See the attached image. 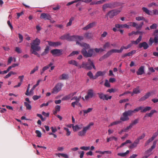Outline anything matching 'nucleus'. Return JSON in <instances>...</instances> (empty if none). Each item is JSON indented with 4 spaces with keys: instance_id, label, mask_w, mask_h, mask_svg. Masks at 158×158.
Here are the masks:
<instances>
[{
    "instance_id": "nucleus-14",
    "label": "nucleus",
    "mask_w": 158,
    "mask_h": 158,
    "mask_svg": "<svg viewBox=\"0 0 158 158\" xmlns=\"http://www.w3.org/2000/svg\"><path fill=\"white\" fill-rule=\"evenodd\" d=\"M149 47L148 44L145 42L140 43L138 45V47L139 48H143L144 50L147 49Z\"/></svg>"
},
{
    "instance_id": "nucleus-43",
    "label": "nucleus",
    "mask_w": 158,
    "mask_h": 158,
    "mask_svg": "<svg viewBox=\"0 0 158 158\" xmlns=\"http://www.w3.org/2000/svg\"><path fill=\"white\" fill-rule=\"evenodd\" d=\"M145 133H143L141 136L139 137L136 139L138 140V142H139L140 140L143 139L145 137Z\"/></svg>"
},
{
    "instance_id": "nucleus-5",
    "label": "nucleus",
    "mask_w": 158,
    "mask_h": 158,
    "mask_svg": "<svg viewBox=\"0 0 158 158\" xmlns=\"http://www.w3.org/2000/svg\"><path fill=\"white\" fill-rule=\"evenodd\" d=\"M85 64L84 69L88 70H91L92 69V67L94 69H95L96 68L94 65L93 62L90 59H88V62H83Z\"/></svg>"
},
{
    "instance_id": "nucleus-10",
    "label": "nucleus",
    "mask_w": 158,
    "mask_h": 158,
    "mask_svg": "<svg viewBox=\"0 0 158 158\" xmlns=\"http://www.w3.org/2000/svg\"><path fill=\"white\" fill-rule=\"evenodd\" d=\"M122 52V48H120L119 50L113 49L110 51L108 52L106 54V57H109L113 53H121Z\"/></svg>"
},
{
    "instance_id": "nucleus-30",
    "label": "nucleus",
    "mask_w": 158,
    "mask_h": 158,
    "mask_svg": "<svg viewBox=\"0 0 158 158\" xmlns=\"http://www.w3.org/2000/svg\"><path fill=\"white\" fill-rule=\"evenodd\" d=\"M59 78L61 80H67L68 78V75L63 73L60 76Z\"/></svg>"
},
{
    "instance_id": "nucleus-55",
    "label": "nucleus",
    "mask_w": 158,
    "mask_h": 158,
    "mask_svg": "<svg viewBox=\"0 0 158 158\" xmlns=\"http://www.w3.org/2000/svg\"><path fill=\"white\" fill-rule=\"evenodd\" d=\"M35 133L37 134V136L38 137H40L41 136V133L39 130H36L35 131Z\"/></svg>"
},
{
    "instance_id": "nucleus-9",
    "label": "nucleus",
    "mask_w": 158,
    "mask_h": 158,
    "mask_svg": "<svg viewBox=\"0 0 158 158\" xmlns=\"http://www.w3.org/2000/svg\"><path fill=\"white\" fill-rule=\"evenodd\" d=\"M115 7V3L114 2L107 3L104 4L102 6V10L105 11L107 8H113Z\"/></svg>"
},
{
    "instance_id": "nucleus-33",
    "label": "nucleus",
    "mask_w": 158,
    "mask_h": 158,
    "mask_svg": "<svg viewBox=\"0 0 158 158\" xmlns=\"http://www.w3.org/2000/svg\"><path fill=\"white\" fill-rule=\"evenodd\" d=\"M30 104L26 102H24V106L26 107V109L27 110H31V106Z\"/></svg>"
},
{
    "instance_id": "nucleus-40",
    "label": "nucleus",
    "mask_w": 158,
    "mask_h": 158,
    "mask_svg": "<svg viewBox=\"0 0 158 158\" xmlns=\"http://www.w3.org/2000/svg\"><path fill=\"white\" fill-rule=\"evenodd\" d=\"M113 139H114L115 141H116L117 140V138H116L114 136H113V137H110V138H107V142H108L110 141H111Z\"/></svg>"
},
{
    "instance_id": "nucleus-11",
    "label": "nucleus",
    "mask_w": 158,
    "mask_h": 158,
    "mask_svg": "<svg viewBox=\"0 0 158 158\" xmlns=\"http://www.w3.org/2000/svg\"><path fill=\"white\" fill-rule=\"evenodd\" d=\"M94 95V90L92 89H89L88 90L87 95L85 96V98L87 100L88 99L92 98Z\"/></svg>"
},
{
    "instance_id": "nucleus-1",
    "label": "nucleus",
    "mask_w": 158,
    "mask_h": 158,
    "mask_svg": "<svg viewBox=\"0 0 158 158\" xmlns=\"http://www.w3.org/2000/svg\"><path fill=\"white\" fill-rule=\"evenodd\" d=\"M60 39L62 40H66L69 41H76V44L80 45L81 47H83L81 51V52L84 56L88 57H91L92 56L94 52L93 49H90L88 50V52L87 51V50L90 48L89 45L86 43H81L78 42V41H81L83 40V36L77 35L70 36L69 34H67L61 36Z\"/></svg>"
},
{
    "instance_id": "nucleus-21",
    "label": "nucleus",
    "mask_w": 158,
    "mask_h": 158,
    "mask_svg": "<svg viewBox=\"0 0 158 158\" xmlns=\"http://www.w3.org/2000/svg\"><path fill=\"white\" fill-rule=\"evenodd\" d=\"M106 72L105 71H99L97 72L95 76L94 79H96L99 76H102L105 74Z\"/></svg>"
},
{
    "instance_id": "nucleus-62",
    "label": "nucleus",
    "mask_w": 158,
    "mask_h": 158,
    "mask_svg": "<svg viewBox=\"0 0 158 158\" xmlns=\"http://www.w3.org/2000/svg\"><path fill=\"white\" fill-rule=\"evenodd\" d=\"M135 19L137 21H140V20H143V19H144V17L143 16H138L136 17L135 18Z\"/></svg>"
},
{
    "instance_id": "nucleus-12",
    "label": "nucleus",
    "mask_w": 158,
    "mask_h": 158,
    "mask_svg": "<svg viewBox=\"0 0 158 158\" xmlns=\"http://www.w3.org/2000/svg\"><path fill=\"white\" fill-rule=\"evenodd\" d=\"M62 49H54L51 50V52L53 55L59 56L62 54Z\"/></svg>"
},
{
    "instance_id": "nucleus-31",
    "label": "nucleus",
    "mask_w": 158,
    "mask_h": 158,
    "mask_svg": "<svg viewBox=\"0 0 158 158\" xmlns=\"http://www.w3.org/2000/svg\"><path fill=\"white\" fill-rule=\"evenodd\" d=\"M139 119L138 118L135 119L134 120L131 121V123L130 124L132 127L134 125H135L139 123Z\"/></svg>"
},
{
    "instance_id": "nucleus-59",
    "label": "nucleus",
    "mask_w": 158,
    "mask_h": 158,
    "mask_svg": "<svg viewBox=\"0 0 158 158\" xmlns=\"http://www.w3.org/2000/svg\"><path fill=\"white\" fill-rule=\"evenodd\" d=\"M104 85L106 87H110V84L107 80H106Z\"/></svg>"
},
{
    "instance_id": "nucleus-32",
    "label": "nucleus",
    "mask_w": 158,
    "mask_h": 158,
    "mask_svg": "<svg viewBox=\"0 0 158 158\" xmlns=\"http://www.w3.org/2000/svg\"><path fill=\"white\" fill-rule=\"evenodd\" d=\"M142 10L143 12H145L148 15H152V14L151 13L152 12V11L149 10L147 8L145 7H143L142 8Z\"/></svg>"
},
{
    "instance_id": "nucleus-44",
    "label": "nucleus",
    "mask_w": 158,
    "mask_h": 158,
    "mask_svg": "<svg viewBox=\"0 0 158 158\" xmlns=\"http://www.w3.org/2000/svg\"><path fill=\"white\" fill-rule=\"evenodd\" d=\"M132 45V44H128L127 46H122L121 47V48H122V51H123L124 49H127L130 47H131Z\"/></svg>"
},
{
    "instance_id": "nucleus-48",
    "label": "nucleus",
    "mask_w": 158,
    "mask_h": 158,
    "mask_svg": "<svg viewBox=\"0 0 158 158\" xmlns=\"http://www.w3.org/2000/svg\"><path fill=\"white\" fill-rule=\"evenodd\" d=\"M64 130H65L67 133H66V135L67 136H69L70 135L71 132L69 131V129L66 127L64 128Z\"/></svg>"
},
{
    "instance_id": "nucleus-7",
    "label": "nucleus",
    "mask_w": 158,
    "mask_h": 158,
    "mask_svg": "<svg viewBox=\"0 0 158 158\" xmlns=\"http://www.w3.org/2000/svg\"><path fill=\"white\" fill-rule=\"evenodd\" d=\"M120 12V10L114 9L109 11L106 15H108L110 18L112 19L114 16L118 15Z\"/></svg>"
},
{
    "instance_id": "nucleus-54",
    "label": "nucleus",
    "mask_w": 158,
    "mask_h": 158,
    "mask_svg": "<svg viewBox=\"0 0 158 158\" xmlns=\"http://www.w3.org/2000/svg\"><path fill=\"white\" fill-rule=\"evenodd\" d=\"M78 154H80V158H82L83 157L85 152L83 151H78Z\"/></svg>"
},
{
    "instance_id": "nucleus-22",
    "label": "nucleus",
    "mask_w": 158,
    "mask_h": 158,
    "mask_svg": "<svg viewBox=\"0 0 158 158\" xmlns=\"http://www.w3.org/2000/svg\"><path fill=\"white\" fill-rule=\"evenodd\" d=\"M142 39V36L141 35H140L135 41H131V43L132 44L137 45L141 41Z\"/></svg>"
},
{
    "instance_id": "nucleus-18",
    "label": "nucleus",
    "mask_w": 158,
    "mask_h": 158,
    "mask_svg": "<svg viewBox=\"0 0 158 158\" xmlns=\"http://www.w3.org/2000/svg\"><path fill=\"white\" fill-rule=\"evenodd\" d=\"M144 73V67L141 66L136 72V74L137 75H141Z\"/></svg>"
},
{
    "instance_id": "nucleus-8",
    "label": "nucleus",
    "mask_w": 158,
    "mask_h": 158,
    "mask_svg": "<svg viewBox=\"0 0 158 158\" xmlns=\"http://www.w3.org/2000/svg\"><path fill=\"white\" fill-rule=\"evenodd\" d=\"M99 98L100 99L102 100L103 101L108 100V99H110L112 98L111 96L108 97L107 94H104L102 92L98 93H97Z\"/></svg>"
},
{
    "instance_id": "nucleus-56",
    "label": "nucleus",
    "mask_w": 158,
    "mask_h": 158,
    "mask_svg": "<svg viewBox=\"0 0 158 158\" xmlns=\"http://www.w3.org/2000/svg\"><path fill=\"white\" fill-rule=\"evenodd\" d=\"M58 156L59 157L60 156L59 155H60L64 157L65 158H69V156L67 154H66L60 153L58 154Z\"/></svg>"
},
{
    "instance_id": "nucleus-51",
    "label": "nucleus",
    "mask_w": 158,
    "mask_h": 158,
    "mask_svg": "<svg viewBox=\"0 0 158 158\" xmlns=\"http://www.w3.org/2000/svg\"><path fill=\"white\" fill-rule=\"evenodd\" d=\"M81 98V97H77V96H75L73 97L71 99V100H75L76 101L79 102L80 99Z\"/></svg>"
},
{
    "instance_id": "nucleus-35",
    "label": "nucleus",
    "mask_w": 158,
    "mask_h": 158,
    "mask_svg": "<svg viewBox=\"0 0 158 158\" xmlns=\"http://www.w3.org/2000/svg\"><path fill=\"white\" fill-rule=\"evenodd\" d=\"M84 37L88 39H90L92 37V35L91 33H86L84 35Z\"/></svg>"
},
{
    "instance_id": "nucleus-41",
    "label": "nucleus",
    "mask_w": 158,
    "mask_h": 158,
    "mask_svg": "<svg viewBox=\"0 0 158 158\" xmlns=\"http://www.w3.org/2000/svg\"><path fill=\"white\" fill-rule=\"evenodd\" d=\"M68 63L71 64H72L74 65L75 66H77V62L75 60H72L70 61H69L68 62Z\"/></svg>"
},
{
    "instance_id": "nucleus-6",
    "label": "nucleus",
    "mask_w": 158,
    "mask_h": 158,
    "mask_svg": "<svg viewBox=\"0 0 158 158\" xmlns=\"http://www.w3.org/2000/svg\"><path fill=\"white\" fill-rule=\"evenodd\" d=\"M63 85L61 83H57L52 89V93L57 94L61 89Z\"/></svg>"
},
{
    "instance_id": "nucleus-29",
    "label": "nucleus",
    "mask_w": 158,
    "mask_h": 158,
    "mask_svg": "<svg viewBox=\"0 0 158 158\" xmlns=\"http://www.w3.org/2000/svg\"><path fill=\"white\" fill-rule=\"evenodd\" d=\"M40 49H40L38 50H35L34 49H31L30 51L31 53L36 55L38 57H40V55L37 52V51H39L40 50Z\"/></svg>"
},
{
    "instance_id": "nucleus-19",
    "label": "nucleus",
    "mask_w": 158,
    "mask_h": 158,
    "mask_svg": "<svg viewBox=\"0 0 158 158\" xmlns=\"http://www.w3.org/2000/svg\"><path fill=\"white\" fill-rule=\"evenodd\" d=\"M83 127L82 124H81L79 125H76L75 126H73V129L74 131H76L77 130H80Z\"/></svg>"
},
{
    "instance_id": "nucleus-4",
    "label": "nucleus",
    "mask_w": 158,
    "mask_h": 158,
    "mask_svg": "<svg viewBox=\"0 0 158 158\" xmlns=\"http://www.w3.org/2000/svg\"><path fill=\"white\" fill-rule=\"evenodd\" d=\"M94 124L93 123L91 122L89 123L87 126L84 127L82 130L78 132V135L81 136L85 135L87 131L89 129L90 127L93 125Z\"/></svg>"
},
{
    "instance_id": "nucleus-34",
    "label": "nucleus",
    "mask_w": 158,
    "mask_h": 158,
    "mask_svg": "<svg viewBox=\"0 0 158 158\" xmlns=\"http://www.w3.org/2000/svg\"><path fill=\"white\" fill-rule=\"evenodd\" d=\"M93 110L92 108H89L86 110H83L82 111L84 113V115L85 116V114L91 112Z\"/></svg>"
},
{
    "instance_id": "nucleus-25",
    "label": "nucleus",
    "mask_w": 158,
    "mask_h": 158,
    "mask_svg": "<svg viewBox=\"0 0 158 158\" xmlns=\"http://www.w3.org/2000/svg\"><path fill=\"white\" fill-rule=\"evenodd\" d=\"M156 143V141H154L152 145L151 146L150 148L146 152V153H148L151 152L152 150L155 148Z\"/></svg>"
},
{
    "instance_id": "nucleus-38",
    "label": "nucleus",
    "mask_w": 158,
    "mask_h": 158,
    "mask_svg": "<svg viewBox=\"0 0 158 158\" xmlns=\"http://www.w3.org/2000/svg\"><path fill=\"white\" fill-rule=\"evenodd\" d=\"M16 74V73H15L14 72L12 71H10L4 77V78H7L10 77L12 75H14Z\"/></svg>"
},
{
    "instance_id": "nucleus-60",
    "label": "nucleus",
    "mask_w": 158,
    "mask_h": 158,
    "mask_svg": "<svg viewBox=\"0 0 158 158\" xmlns=\"http://www.w3.org/2000/svg\"><path fill=\"white\" fill-rule=\"evenodd\" d=\"M15 51L18 53H20L22 52V51L20 48L18 47H16Z\"/></svg>"
},
{
    "instance_id": "nucleus-17",
    "label": "nucleus",
    "mask_w": 158,
    "mask_h": 158,
    "mask_svg": "<svg viewBox=\"0 0 158 158\" xmlns=\"http://www.w3.org/2000/svg\"><path fill=\"white\" fill-rule=\"evenodd\" d=\"M77 93L76 92H75L73 93H70L69 94L67 95H66L62 99L63 100H69L72 97H73Z\"/></svg>"
},
{
    "instance_id": "nucleus-16",
    "label": "nucleus",
    "mask_w": 158,
    "mask_h": 158,
    "mask_svg": "<svg viewBox=\"0 0 158 158\" xmlns=\"http://www.w3.org/2000/svg\"><path fill=\"white\" fill-rule=\"evenodd\" d=\"M40 18L41 19H44L45 20H50L51 17L48 14L45 13H42L41 14Z\"/></svg>"
},
{
    "instance_id": "nucleus-3",
    "label": "nucleus",
    "mask_w": 158,
    "mask_h": 158,
    "mask_svg": "<svg viewBox=\"0 0 158 158\" xmlns=\"http://www.w3.org/2000/svg\"><path fill=\"white\" fill-rule=\"evenodd\" d=\"M40 43V40L38 38L33 40L32 42L30 44L31 49H34L38 50L41 49V47L39 46Z\"/></svg>"
},
{
    "instance_id": "nucleus-42",
    "label": "nucleus",
    "mask_w": 158,
    "mask_h": 158,
    "mask_svg": "<svg viewBox=\"0 0 158 158\" xmlns=\"http://www.w3.org/2000/svg\"><path fill=\"white\" fill-rule=\"evenodd\" d=\"M132 128V127L129 125L128 126L123 128L124 132H127L129 131V129H131Z\"/></svg>"
},
{
    "instance_id": "nucleus-20",
    "label": "nucleus",
    "mask_w": 158,
    "mask_h": 158,
    "mask_svg": "<svg viewBox=\"0 0 158 158\" xmlns=\"http://www.w3.org/2000/svg\"><path fill=\"white\" fill-rule=\"evenodd\" d=\"M139 143V142H138V140L136 139L133 143L131 144L130 145L129 148L131 149H132L133 148L136 147Z\"/></svg>"
},
{
    "instance_id": "nucleus-36",
    "label": "nucleus",
    "mask_w": 158,
    "mask_h": 158,
    "mask_svg": "<svg viewBox=\"0 0 158 158\" xmlns=\"http://www.w3.org/2000/svg\"><path fill=\"white\" fill-rule=\"evenodd\" d=\"M74 18L73 17H72L69 20V22H68L67 25H66V27H68L69 26H70L71 25L72 22L74 20Z\"/></svg>"
},
{
    "instance_id": "nucleus-58",
    "label": "nucleus",
    "mask_w": 158,
    "mask_h": 158,
    "mask_svg": "<svg viewBox=\"0 0 158 158\" xmlns=\"http://www.w3.org/2000/svg\"><path fill=\"white\" fill-rule=\"evenodd\" d=\"M30 88V84H29L28 85L27 90L26 92L25 93L26 95L27 96H28V95H30V93H29V92Z\"/></svg>"
},
{
    "instance_id": "nucleus-47",
    "label": "nucleus",
    "mask_w": 158,
    "mask_h": 158,
    "mask_svg": "<svg viewBox=\"0 0 158 158\" xmlns=\"http://www.w3.org/2000/svg\"><path fill=\"white\" fill-rule=\"evenodd\" d=\"M71 105L73 107H75V105H81L80 103L79 102L75 101L72 102L71 103Z\"/></svg>"
},
{
    "instance_id": "nucleus-37",
    "label": "nucleus",
    "mask_w": 158,
    "mask_h": 158,
    "mask_svg": "<svg viewBox=\"0 0 158 158\" xmlns=\"http://www.w3.org/2000/svg\"><path fill=\"white\" fill-rule=\"evenodd\" d=\"M49 51V47L47 46L45 49L44 51L42 53V55H44L48 53Z\"/></svg>"
},
{
    "instance_id": "nucleus-23",
    "label": "nucleus",
    "mask_w": 158,
    "mask_h": 158,
    "mask_svg": "<svg viewBox=\"0 0 158 158\" xmlns=\"http://www.w3.org/2000/svg\"><path fill=\"white\" fill-rule=\"evenodd\" d=\"M156 143V141H154L152 145L151 146L150 148L146 152V153H148L151 152L152 150L155 148Z\"/></svg>"
},
{
    "instance_id": "nucleus-39",
    "label": "nucleus",
    "mask_w": 158,
    "mask_h": 158,
    "mask_svg": "<svg viewBox=\"0 0 158 158\" xmlns=\"http://www.w3.org/2000/svg\"><path fill=\"white\" fill-rule=\"evenodd\" d=\"M121 121H122L121 120H119L113 122L112 123H110V125L109 126H112L114 125H115L120 124L121 123Z\"/></svg>"
},
{
    "instance_id": "nucleus-45",
    "label": "nucleus",
    "mask_w": 158,
    "mask_h": 158,
    "mask_svg": "<svg viewBox=\"0 0 158 158\" xmlns=\"http://www.w3.org/2000/svg\"><path fill=\"white\" fill-rule=\"evenodd\" d=\"M110 44L109 42H106L103 46V48L104 49H106L107 48H108L110 47Z\"/></svg>"
},
{
    "instance_id": "nucleus-63",
    "label": "nucleus",
    "mask_w": 158,
    "mask_h": 158,
    "mask_svg": "<svg viewBox=\"0 0 158 158\" xmlns=\"http://www.w3.org/2000/svg\"><path fill=\"white\" fill-rule=\"evenodd\" d=\"M154 42L155 43H156L158 42V34H157L155 35V36L154 37Z\"/></svg>"
},
{
    "instance_id": "nucleus-64",
    "label": "nucleus",
    "mask_w": 158,
    "mask_h": 158,
    "mask_svg": "<svg viewBox=\"0 0 158 158\" xmlns=\"http://www.w3.org/2000/svg\"><path fill=\"white\" fill-rule=\"evenodd\" d=\"M158 135V129L157 130V131L154 133L153 135L152 138H153V139H154L156 136Z\"/></svg>"
},
{
    "instance_id": "nucleus-57",
    "label": "nucleus",
    "mask_w": 158,
    "mask_h": 158,
    "mask_svg": "<svg viewBox=\"0 0 158 158\" xmlns=\"http://www.w3.org/2000/svg\"><path fill=\"white\" fill-rule=\"evenodd\" d=\"M136 52V51L135 50H133L131 52H129L127 53V56H132L133 54L135 53Z\"/></svg>"
},
{
    "instance_id": "nucleus-61",
    "label": "nucleus",
    "mask_w": 158,
    "mask_h": 158,
    "mask_svg": "<svg viewBox=\"0 0 158 158\" xmlns=\"http://www.w3.org/2000/svg\"><path fill=\"white\" fill-rule=\"evenodd\" d=\"M37 116L40 118L42 121H44L45 120V118H44L42 116V115L41 114H37Z\"/></svg>"
},
{
    "instance_id": "nucleus-15",
    "label": "nucleus",
    "mask_w": 158,
    "mask_h": 158,
    "mask_svg": "<svg viewBox=\"0 0 158 158\" xmlns=\"http://www.w3.org/2000/svg\"><path fill=\"white\" fill-rule=\"evenodd\" d=\"M48 42L49 46L54 47H57L61 44V43L60 42H53L50 41H48Z\"/></svg>"
},
{
    "instance_id": "nucleus-24",
    "label": "nucleus",
    "mask_w": 158,
    "mask_h": 158,
    "mask_svg": "<svg viewBox=\"0 0 158 158\" xmlns=\"http://www.w3.org/2000/svg\"><path fill=\"white\" fill-rule=\"evenodd\" d=\"M156 143V141H154L152 145L151 146L150 148L146 152V153H148L151 152L152 150L155 148Z\"/></svg>"
},
{
    "instance_id": "nucleus-49",
    "label": "nucleus",
    "mask_w": 158,
    "mask_h": 158,
    "mask_svg": "<svg viewBox=\"0 0 158 158\" xmlns=\"http://www.w3.org/2000/svg\"><path fill=\"white\" fill-rule=\"evenodd\" d=\"M39 67L36 66L31 71L30 73V74H32L34 73L36 71H37Z\"/></svg>"
},
{
    "instance_id": "nucleus-2",
    "label": "nucleus",
    "mask_w": 158,
    "mask_h": 158,
    "mask_svg": "<svg viewBox=\"0 0 158 158\" xmlns=\"http://www.w3.org/2000/svg\"><path fill=\"white\" fill-rule=\"evenodd\" d=\"M134 113L133 110H128L125 111L123 113L122 115L120 118V120L122 121H127L129 120V116H131Z\"/></svg>"
},
{
    "instance_id": "nucleus-53",
    "label": "nucleus",
    "mask_w": 158,
    "mask_h": 158,
    "mask_svg": "<svg viewBox=\"0 0 158 158\" xmlns=\"http://www.w3.org/2000/svg\"><path fill=\"white\" fill-rule=\"evenodd\" d=\"M80 148L81 150H84L85 151H87L89 149L90 147H89L82 146Z\"/></svg>"
},
{
    "instance_id": "nucleus-52",
    "label": "nucleus",
    "mask_w": 158,
    "mask_h": 158,
    "mask_svg": "<svg viewBox=\"0 0 158 158\" xmlns=\"http://www.w3.org/2000/svg\"><path fill=\"white\" fill-rule=\"evenodd\" d=\"M79 54V52L77 51H73L71 52L69 56H71L74 55H77Z\"/></svg>"
},
{
    "instance_id": "nucleus-13",
    "label": "nucleus",
    "mask_w": 158,
    "mask_h": 158,
    "mask_svg": "<svg viewBox=\"0 0 158 158\" xmlns=\"http://www.w3.org/2000/svg\"><path fill=\"white\" fill-rule=\"evenodd\" d=\"M96 25V23L95 22H93L92 23H90L86 25L85 27H83L82 28V29L84 31H87L88 29L95 26Z\"/></svg>"
},
{
    "instance_id": "nucleus-28",
    "label": "nucleus",
    "mask_w": 158,
    "mask_h": 158,
    "mask_svg": "<svg viewBox=\"0 0 158 158\" xmlns=\"http://www.w3.org/2000/svg\"><path fill=\"white\" fill-rule=\"evenodd\" d=\"M156 111L155 110H151L150 113L146 114L144 116V118L146 117L147 116L149 117H151L154 113H156Z\"/></svg>"
},
{
    "instance_id": "nucleus-46",
    "label": "nucleus",
    "mask_w": 158,
    "mask_h": 158,
    "mask_svg": "<svg viewBox=\"0 0 158 158\" xmlns=\"http://www.w3.org/2000/svg\"><path fill=\"white\" fill-rule=\"evenodd\" d=\"M87 75L89 77L90 79H94L95 76L94 77L91 71H89L87 74Z\"/></svg>"
},
{
    "instance_id": "nucleus-50",
    "label": "nucleus",
    "mask_w": 158,
    "mask_h": 158,
    "mask_svg": "<svg viewBox=\"0 0 158 158\" xmlns=\"http://www.w3.org/2000/svg\"><path fill=\"white\" fill-rule=\"evenodd\" d=\"M143 107L142 106H139V107H137L134 110H133L134 113H135L136 112H138L139 111V110H142V109L143 108Z\"/></svg>"
},
{
    "instance_id": "nucleus-26",
    "label": "nucleus",
    "mask_w": 158,
    "mask_h": 158,
    "mask_svg": "<svg viewBox=\"0 0 158 158\" xmlns=\"http://www.w3.org/2000/svg\"><path fill=\"white\" fill-rule=\"evenodd\" d=\"M152 109V108L151 106H148L144 107H143V108L141 110V112L142 113H145L147 111L150 110Z\"/></svg>"
},
{
    "instance_id": "nucleus-27",
    "label": "nucleus",
    "mask_w": 158,
    "mask_h": 158,
    "mask_svg": "<svg viewBox=\"0 0 158 158\" xmlns=\"http://www.w3.org/2000/svg\"><path fill=\"white\" fill-rule=\"evenodd\" d=\"M140 93L139 87L137 86L135 88L133 89V92L132 94V95H133L134 94H136L139 93Z\"/></svg>"
}]
</instances>
